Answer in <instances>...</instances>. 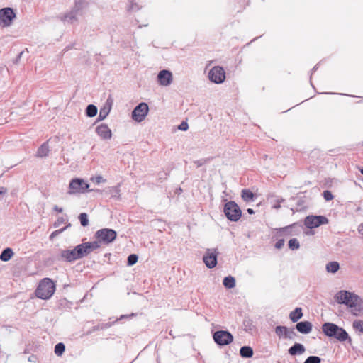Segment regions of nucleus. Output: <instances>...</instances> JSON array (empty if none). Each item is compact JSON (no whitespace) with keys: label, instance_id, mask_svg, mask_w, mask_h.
I'll list each match as a JSON object with an SVG mask.
<instances>
[{"label":"nucleus","instance_id":"obj_1","mask_svg":"<svg viewBox=\"0 0 363 363\" xmlns=\"http://www.w3.org/2000/svg\"><path fill=\"white\" fill-rule=\"evenodd\" d=\"M335 298L340 304H345L351 308H354L352 313L354 315H358L359 313L363 310V301L359 296L354 293L342 290L335 294Z\"/></svg>","mask_w":363,"mask_h":363},{"label":"nucleus","instance_id":"obj_2","mask_svg":"<svg viewBox=\"0 0 363 363\" xmlns=\"http://www.w3.org/2000/svg\"><path fill=\"white\" fill-rule=\"evenodd\" d=\"M87 0H74V4L69 11L60 15V19L65 23L72 24L78 21L79 16L83 15L84 10L88 6Z\"/></svg>","mask_w":363,"mask_h":363},{"label":"nucleus","instance_id":"obj_3","mask_svg":"<svg viewBox=\"0 0 363 363\" xmlns=\"http://www.w3.org/2000/svg\"><path fill=\"white\" fill-rule=\"evenodd\" d=\"M55 291V284L50 278H44L40 281L35 291L38 298L46 300L50 298Z\"/></svg>","mask_w":363,"mask_h":363},{"label":"nucleus","instance_id":"obj_4","mask_svg":"<svg viewBox=\"0 0 363 363\" xmlns=\"http://www.w3.org/2000/svg\"><path fill=\"white\" fill-rule=\"evenodd\" d=\"M225 216L230 221H238L242 216V211L238 205L233 201L225 204L223 210Z\"/></svg>","mask_w":363,"mask_h":363},{"label":"nucleus","instance_id":"obj_5","mask_svg":"<svg viewBox=\"0 0 363 363\" xmlns=\"http://www.w3.org/2000/svg\"><path fill=\"white\" fill-rule=\"evenodd\" d=\"M89 188V184H87L84 179L79 178H75L71 180L69 184V194H84V192L91 191V190H88Z\"/></svg>","mask_w":363,"mask_h":363},{"label":"nucleus","instance_id":"obj_6","mask_svg":"<svg viewBox=\"0 0 363 363\" xmlns=\"http://www.w3.org/2000/svg\"><path fill=\"white\" fill-rule=\"evenodd\" d=\"M16 18L13 9L5 7L0 9V27L7 28L11 26L13 21Z\"/></svg>","mask_w":363,"mask_h":363},{"label":"nucleus","instance_id":"obj_7","mask_svg":"<svg viewBox=\"0 0 363 363\" xmlns=\"http://www.w3.org/2000/svg\"><path fill=\"white\" fill-rule=\"evenodd\" d=\"M116 232L110 228H103L97 230L95 233V238L99 244L101 242L109 244L116 238Z\"/></svg>","mask_w":363,"mask_h":363},{"label":"nucleus","instance_id":"obj_8","mask_svg":"<svg viewBox=\"0 0 363 363\" xmlns=\"http://www.w3.org/2000/svg\"><path fill=\"white\" fill-rule=\"evenodd\" d=\"M215 342L219 346L230 344L233 341V335L228 330H218L213 335Z\"/></svg>","mask_w":363,"mask_h":363},{"label":"nucleus","instance_id":"obj_9","mask_svg":"<svg viewBox=\"0 0 363 363\" xmlns=\"http://www.w3.org/2000/svg\"><path fill=\"white\" fill-rule=\"evenodd\" d=\"M148 105L145 102H141L132 111V118L136 122H142L148 114Z\"/></svg>","mask_w":363,"mask_h":363},{"label":"nucleus","instance_id":"obj_10","mask_svg":"<svg viewBox=\"0 0 363 363\" xmlns=\"http://www.w3.org/2000/svg\"><path fill=\"white\" fill-rule=\"evenodd\" d=\"M208 79L215 84H221L225 79L224 69L220 66L213 67L208 72Z\"/></svg>","mask_w":363,"mask_h":363},{"label":"nucleus","instance_id":"obj_11","mask_svg":"<svg viewBox=\"0 0 363 363\" xmlns=\"http://www.w3.org/2000/svg\"><path fill=\"white\" fill-rule=\"evenodd\" d=\"M328 219L324 216H308L305 219V225L310 229L327 224Z\"/></svg>","mask_w":363,"mask_h":363},{"label":"nucleus","instance_id":"obj_12","mask_svg":"<svg viewBox=\"0 0 363 363\" xmlns=\"http://www.w3.org/2000/svg\"><path fill=\"white\" fill-rule=\"evenodd\" d=\"M218 254L216 249H208L206 250L203 257V261L208 268L212 269L216 266Z\"/></svg>","mask_w":363,"mask_h":363},{"label":"nucleus","instance_id":"obj_13","mask_svg":"<svg viewBox=\"0 0 363 363\" xmlns=\"http://www.w3.org/2000/svg\"><path fill=\"white\" fill-rule=\"evenodd\" d=\"M157 78L158 84L162 86H168L173 82L172 73L168 69L160 71Z\"/></svg>","mask_w":363,"mask_h":363},{"label":"nucleus","instance_id":"obj_14","mask_svg":"<svg viewBox=\"0 0 363 363\" xmlns=\"http://www.w3.org/2000/svg\"><path fill=\"white\" fill-rule=\"evenodd\" d=\"M95 191L98 193H104L106 195L111 196V198L120 200L121 199V189L120 185L114 186H108L105 188L103 190L96 189Z\"/></svg>","mask_w":363,"mask_h":363},{"label":"nucleus","instance_id":"obj_15","mask_svg":"<svg viewBox=\"0 0 363 363\" xmlns=\"http://www.w3.org/2000/svg\"><path fill=\"white\" fill-rule=\"evenodd\" d=\"M82 253L83 255V257L85 256H87L89 254H90L91 252H93L94 250H96L100 247V244H99L98 241H93V242H86L82 244H79Z\"/></svg>","mask_w":363,"mask_h":363},{"label":"nucleus","instance_id":"obj_16","mask_svg":"<svg viewBox=\"0 0 363 363\" xmlns=\"http://www.w3.org/2000/svg\"><path fill=\"white\" fill-rule=\"evenodd\" d=\"M96 133L103 140H110L112 137L111 130L105 123L98 125L96 128Z\"/></svg>","mask_w":363,"mask_h":363},{"label":"nucleus","instance_id":"obj_17","mask_svg":"<svg viewBox=\"0 0 363 363\" xmlns=\"http://www.w3.org/2000/svg\"><path fill=\"white\" fill-rule=\"evenodd\" d=\"M340 328V327L335 323H325L322 325V330L326 336L333 337V336H335V333L338 331Z\"/></svg>","mask_w":363,"mask_h":363},{"label":"nucleus","instance_id":"obj_18","mask_svg":"<svg viewBox=\"0 0 363 363\" xmlns=\"http://www.w3.org/2000/svg\"><path fill=\"white\" fill-rule=\"evenodd\" d=\"M112 99L109 97L104 107L100 108L99 114L98 116V121H102L105 119L108 115L111 109Z\"/></svg>","mask_w":363,"mask_h":363},{"label":"nucleus","instance_id":"obj_19","mask_svg":"<svg viewBox=\"0 0 363 363\" xmlns=\"http://www.w3.org/2000/svg\"><path fill=\"white\" fill-rule=\"evenodd\" d=\"M313 325L309 321H301L297 323L296 329L302 334H308L312 330Z\"/></svg>","mask_w":363,"mask_h":363},{"label":"nucleus","instance_id":"obj_20","mask_svg":"<svg viewBox=\"0 0 363 363\" xmlns=\"http://www.w3.org/2000/svg\"><path fill=\"white\" fill-rule=\"evenodd\" d=\"M333 337L337 339L340 342L348 341L349 343L352 342V339L349 336L347 332L342 328H340L338 331L335 333V336Z\"/></svg>","mask_w":363,"mask_h":363},{"label":"nucleus","instance_id":"obj_21","mask_svg":"<svg viewBox=\"0 0 363 363\" xmlns=\"http://www.w3.org/2000/svg\"><path fill=\"white\" fill-rule=\"evenodd\" d=\"M305 350V347L302 344L296 342L289 349L288 352L290 355L296 356L302 354Z\"/></svg>","mask_w":363,"mask_h":363},{"label":"nucleus","instance_id":"obj_22","mask_svg":"<svg viewBox=\"0 0 363 363\" xmlns=\"http://www.w3.org/2000/svg\"><path fill=\"white\" fill-rule=\"evenodd\" d=\"M303 317L301 308H296L289 313V318L293 323H296Z\"/></svg>","mask_w":363,"mask_h":363},{"label":"nucleus","instance_id":"obj_23","mask_svg":"<svg viewBox=\"0 0 363 363\" xmlns=\"http://www.w3.org/2000/svg\"><path fill=\"white\" fill-rule=\"evenodd\" d=\"M69 252L73 262L83 257L79 245H77L74 249L69 250Z\"/></svg>","mask_w":363,"mask_h":363},{"label":"nucleus","instance_id":"obj_24","mask_svg":"<svg viewBox=\"0 0 363 363\" xmlns=\"http://www.w3.org/2000/svg\"><path fill=\"white\" fill-rule=\"evenodd\" d=\"M241 197L245 202L253 201L255 199V194L247 189H244L242 190Z\"/></svg>","mask_w":363,"mask_h":363},{"label":"nucleus","instance_id":"obj_25","mask_svg":"<svg viewBox=\"0 0 363 363\" xmlns=\"http://www.w3.org/2000/svg\"><path fill=\"white\" fill-rule=\"evenodd\" d=\"M58 260H63L67 262H73L70 256L69 250H60L57 256Z\"/></svg>","mask_w":363,"mask_h":363},{"label":"nucleus","instance_id":"obj_26","mask_svg":"<svg viewBox=\"0 0 363 363\" xmlns=\"http://www.w3.org/2000/svg\"><path fill=\"white\" fill-rule=\"evenodd\" d=\"M50 149L48 143H44L38 148L36 155L38 157H45L48 155Z\"/></svg>","mask_w":363,"mask_h":363},{"label":"nucleus","instance_id":"obj_27","mask_svg":"<svg viewBox=\"0 0 363 363\" xmlns=\"http://www.w3.org/2000/svg\"><path fill=\"white\" fill-rule=\"evenodd\" d=\"M253 354V350L250 346H243L240 350V354L243 358H250Z\"/></svg>","mask_w":363,"mask_h":363},{"label":"nucleus","instance_id":"obj_28","mask_svg":"<svg viewBox=\"0 0 363 363\" xmlns=\"http://www.w3.org/2000/svg\"><path fill=\"white\" fill-rule=\"evenodd\" d=\"M13 255V252L12 249L7 247L1 252L0 255V259L4 262H7L11 259Z\"/></svg>","mask_w":363,"mask_h":363},{"label":"nucleus","instance_id":"obj_29","mask_svg":"<svg viewBox=\"0 0 363 363\" xmlns=\"http://www.w3.org/2000/svg\"><path fill=\"white\" fill-rule=\"evenodd\" d=\"M326 271L329 273L335 274L340 269V264L337 262H330L326 264Z\"/></svg>","mask_w":363,"mask_h":363},{"label":"nucleus","instance_id":"obj_30","mask_svg":"<svg viewBox=\"0 0 363 363\" xmlns=\"http://www.w3.org/2000/svg\"><path fill=\"white\" fill-rule=\"evenodd\" d=\"M223 284L227 289H232L235 286V279L232 276L225 277L223 279Z\"/></svg>","mask_w":363,"mask_h":363},{"label":"nucleus","instance_id":"obj_31","mask_svg":"<svg viewBox=\"0 0 363 363\" xmlns=\"http://www.w3.org/2000/svg\"><path fill=\"white\" fill-rule=\"evenodd\" d=\"M142 6H140L135 0H128V11L131 12L138 11L141 9Z\"/></svg>","mask_w":363,"mask_h":363},{"label":"nucleus","instance_id":"obj_32","mask_svg":"<svg viewBox=\"0 0 363 363\" xmlns=\"http://www.w3.org/2000/svg\"><path fill=\"white\" fill-rule=\"evenodd\" d=\"M97 107L94 104H89L86 106V115L88 117L92 118L97 114Z\"/></svg>","mask_w":363,"mask_h":363},{"label":"nucleus","instance_id":"obj_33","mask_svg":"<svg viewBox=\"0 0 363 363\" xmlns=\"http://www.w3.org/2000/svg\"><path fill=\"white\" fill-rule=\"evenodd\" d=\"M354 330L359 333V335L363 334V320H355L352 323Z\"/></svg>","mask_w":363,"mask_h":363},{"label":"nucleus","instance_id":"obj_34","mask_svg":"<svg viewBox=\"0 0 363 363\" xmlns=\"http://www.w3.org/2000/svg\"><path fill=\"white\" fill-rule=\"evenodd\" d=\"M276 335L279 337H285L286 333V326H281L279 325L277 326L274 329Z\"/></svg>","mask_w":363,"mask_h":363},{"label":"nucleus","instance_id":"obj_35","mask_svg":"<svg viewBox=\"0 0 363 363\" xmlns=\"http://www.w3.org/2000/svg\"><path fill=\"white\" fill-rule=\"evenodd\" d=\"M288 245L289 247L292 250H298L300 247L299 242L296 238L290 239Z\"/></svg>","mask_w":363,"mask_h":363},{"label":"nucleus","instance_id":"obj_36","mask_svg":"<svg viewBox=\"0 0 363 363\" xmlns=\"http://www.w3.org/2000/svg\"><path fill=\"white\" fill-rule=\"evenodd\" d=\"M79 220L83 227H86L89 225L88 216L86 213H81L79 215Z\"/></svg>","mask_w":363,"mask_h":363},{"label":"nucleus","instance_id":"obj_37","mask_svg":"<svg viewBox=\"0 0 363 363\" xmlns=\"http://www.w3.org/2000/svg\"><path fill=\"white\" fill-rule=\"evenodd\" d=\"M297 334L294 330V328H288L286 327V333L284 338L289 340H294L296 337Z\"/></svg>","mask_w":363,"mask_h":363},{"label":"nucleus","instance_id":"obj_38","mask_svg":"<svg viewBox=\"0 0 363 363\" xmlns=\"http://www.w3.org/2000/svg\"><path fill=\"white\" fill-rule=\"evenodd\" d=\"M65 346L63 343L59 342L55 346V353L60 356L65 352Z\"/></svg>","mask_w":363,"mask_h":363},{"label":"nucleus","instance_id":"obj_39","mask_svg":"<svg viewBox=\"0 0 363 363\" xmlns=\"http://www.w3.org/2000/svg\"><path fill=\"white\" fill-rule=\"evenodd\" d=\"M138 259V255H136L135 254H131L130 255H129L128 257L127 264L128 266H133V264H135L137 262Z\"/></svg>","mask_w":363,"mask_h":363},{"label":"nucleus","instance_id":"obj_40","mask_svg":"<svg viewBox=\"0 0 363 363\" xmlns=\"http://www.w3.org/2000/svg\"><path fill=\"white\" fill-rule=\"evenodd\" d=\"M71 225L69 223L67 226L53 231L50 235V240H52L56 236L59 235L60 233H62L64 230H65L68 227H69Z\"/></svg>","mask_w":363,"mask_h":363},{"label":"nucleus","instance_id":"obj_41","mask_svg":"<svg viewBox=\"0 0 363 363\" xmlns=\"http://www.w3.org/2000/svg\"><path fill=\"white\" fill-rule=\"evenodd\" d=\"M321 359L318 356H310L304 362V363H320Z\"/></svg>","mask_w":363,"mask_h":363},{"label":"nucleus","instance_id":"obj_42","mask_svg":"<svg viewBox=\"0 0 363 363\" xmlns=\"http://www.w3.org/2000/svg\"><path fill=\"white\" fill-rule=\"evenodd\" d=\"M91 180L94 182H95L96 184H99L100 183H104L106 182V179L103 178L102 176L98 175L95 177L91 178Z\"/></svg>","mask_w":363,"mask_h":363},{"label":"nucleus","instance_id":"obj_43","mask_svg":"<svg viewBox=\"0 0 363 363\" xmlns=\"http://www.w3.org/2000/svg\"><path fill=\"white\" fill-rule=\"evenodd\" d=\"M323 197L326 201H330L333 199V195L331 191L325 190L323 191Z\"/></svg>","mask_w":363,"mask_h":363},{"label":"nucleus","instance_id":"obj_44","mask_svg":"<svg viewBox=\"0 0 363 363\" xmlns=\"http://www.w3.org/2000/svg\"><path fill=\"white\" fill-rule=\"evenodd\" d=\"M284 244H285L284 240V239H279V240H278L277 241V242L275 243L274 246H275V247L277 249L279 250V249H281L284 247Z\"/></svg>","mask_w":363,"mask_h":363},{"label":"nucleus","instance_id":"obj_45","mask_svg":"<svg viewBox=\"0 0 363 363\" xmlns=\"http://www.w3.org/2000/svg\"><path fill=\"white\" fill-rule=\"evenodd\" d=\"M284 199H282V198H277V199H276V200H275L276 203L273 205V208H277V209L281 207L280 203L284 202Z\"/></svg>","mask_w":363,"mask_h":363},{"label":"nucleus","instance_id":"obj_46","mask_svg":"<svg viewBox=\"0 0 363 363\" xmlns=\"http://www.w3.org/2000/svg\"><path fill=\"white\" fill-rule=\"evenodd\" d=\"M65 222V219L63 217H59L57 218V220L55 222L54 226L57 228V227L60 226V225L62 224Z\"/></svg>","mask_w":363,"mask_h":363},{"label":"nucleus","instance_id":"obj_47","mask_svg":"<svg viewBox=\"0 0 363 363\" xmlns=\"http://www.w3.org/2000/svg\"><path fill=\"white\" fill-rule=\"evenodd\" d=\"M178 128L181 130H187L189 128V125L186 122H182L178 127Z\"/></svg>","mask_w":363,"mask_h":363},{"label":"nucleus","instance_id":"obj_48","mask_svg":"<svg viewBox=\"0 0 363 363\" xmlns=\"http://www.w3.org/2000/svg\"><path fill=\"white\" fill-rule=\"evenodd\" d=\"M136 315L135 313H130L129 315H121L120 316V318L118 319V320H123L125 318H132V317H135Z\"/></svg>","mask_w":363,"mask_h":363},{"label":"nucleus","instance_id":"obj_49","mask_svg":"<svg viewBox=\"0 0 363 363\" xmlns=\"http://www.w3.org/2000/svg\"><path fill=\"white\" fill-rule=\"evenodd\" d=\"M28 362H36L38 361V357L36 355H34V354H32L30 355L28 359Z\"/></svg>","mask_w":363,"mask_h":363},{"label":"nucleus","instance_id":"obj_50","mask_svg":"<svg viewBox=\"0 0 363 363\" xmlns=\"http://www.w3.org/2000/svg\"><path fill=\"white\" fill-rule=\"evenodd\" d=\"M7 192V189L0 186V195H4Z\"/></svg>","mask_w":363,"mask_h":363},{"label":"nucleus","instance_id":"obj_51","mask_svg":"<svg viewBox=\"0 0 363 363\" xmlns=\"http://www.w3.org/2000/svg\"><path fill=\"white\" fill-rule=\"evenodd\" d=\"M358 233L361 235H363V223H361L359 226H358Z\"/></svg>","mask_w":363,"mask_h":363},{"label":"nucleus","instance_id":"obj_52","mask_svg":"<svg viewBox=\"0 0 363 363\" xmlns=\"http://www.w3.org/2000/svg\"><path fill=\"white\" fill-rule=\"evenodd\" d=\"M53 208L55 211H56L58 213H62L63 211L62 208H60L57 206H55Z\"/></svg>","mask_w":363,"mask_h":363},{"label":"nucleus","instance_id":"obj_53","mask_svg":"<svg viewBox=\"0 0 363 363\" xmlns=\"http://www.w3.org/2000/svg\"><path fill=\"white\" fill-rule=\"evenodd\" d=\"M247 213H248L249 214H254V213H255L254 210H253V209H252V208H248V209L247 210Z\"/></svg>","mask_w":363,"mask_h":363},{"label":"nucleus","instance_id":"obj_54","mask_svg":"<svg viewBox=\"0 0 363 363\" xmlns=\"http://www.w3.org/2000/svg\"><path fill=\"white\" fill-rule=\"evenodd\" d=\"M318 69V65H315L313 67V68L311 70V74H313V72H315Z\"/></svg>","mask_w":363,"mask_h":363},{"label":"nucleus","instance_id":"obj_55","mask_svg":"<svg viewBox=\"0 0 363 363\" xmlns=\"http://www.w3.org/2000/svg\"><path fill=\"white\" fill-rule=\"evenodd\" d=\"M325 94H334L335 93H332V92H326Z\"/></svg>","mask_w":363,"mask_h":363},{"label":"nucleus","instance_id":"obj_56","mask_svg":"<svg viewBox=\"0 0 363 363\" xmlns=\"http://www.w3.org/2000/svg\"><path fill=\"white\" fill-rule=\"evenodd\" d=\"M22 55V52H20V54L18 55V58H20Z\"/></svg>","mask_w":363,"mask_h":363},{"label":"nucleus","instance_id":"obj_57","mask_svg":"<svg viewBox=\"0 0 363 363\" xmlns=\"http://www.w3.org/2000/svg\"><path fill=\"white\" fill-rule=\"evenodd\" d=\"M360 172L363 174V168L360 170Z\"/></svg>","mask_w":363,"mask_h":363},{"label":"nucleus","instance_id":"obj_58","mask_svg":"<svg viewBox=\"0 0 363 363\" xmlns=\"http://www.w3.org/2000/svg\"><path fill=\"white\" fill-rule=\"evenodd\" d=\"M24 353H28V350H25Z\"/></svg>","mask_w":363,"mask_h":363}]
</instances>
